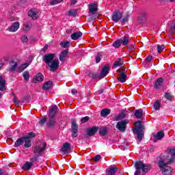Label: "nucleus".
I'll return each mask as SVG.
<instances>
[{
    "mask_svg": "<svg viewBox=\"0 0 175 175\" xmlns=\"http://www.w3.org/2000/svg\"><path fill=\"white\" fill-rule=\"evenodd\" d=\"M55 53H46L42 57V61L50 68L51 72H55L59 68V61L54 59Z\"/></svg>",
    "mask_w": 175,
    "mask_h": 175,
    "instance_id": "nucleus-1",
    "label": "nucleus"
},
{
    "mask_svg": "<svg viewBox=\"0 0 175 175\" xmlns=\"http://www.w3.org/2000/svg\"><path fill=\"white\" fill-rule=\"evenodd\" d=\"M134 165L136 170L135 175H142H142H146L151 170V164H144L142 161H135Z\"/></svg>",
    "mask_w": 175,
    "mask_h": 175,
    "instance_id": "nucleus-2",
    "label": "nucleus"
},
{
    "mask_svg": "<svg viewBox=\"0 0 175 175\" xmlns=\"http://www.w3.org/2000/svg\"><path fill=\"white\" fill-rule=\"evenodd\" d=\"M170 163H169V161L167 162L166 160L163 159H161L158 161V166L163 175L172 174V172L173 171V169L172 168V167L167 165H170Z\"/></svg>",
    "mask_w": 175,
    "mask_h": 175,
    "instance_id": "nucleus-3",
    "label": "nucleus"
},
{
    "mask_svg": "<svg viewBox=\"0 0 175 175\" xmlns=\"http://www.w3.org/2000/svg\"><path fill=\"white\" fill-rule=\"evenodd\" d=\"M46 144L44 143L37 144L33 148V152L35 153V154L38 155V157H42V152L46 150Z\"/></svg>",
    "mask_w": 175,
    "mask_h": 175,
    "instance_id": "nucleus-4",
    "label": "nucleus"
},
{
    "mask_svg": "<svg viewBox=\"0 0 175 175\" xmlns=\"http://www.w3.org/2000/svg\"><path fill=\"white\" fill-rule=\"evenodd\" d=\"M144 129V126L134 127L133 129V133L137 135V139H138L139 142H142V140H143V138L144 137V134L142 133L143 132Z\"/></svg>",
    "mask_w": 175,
    "mask_h": 175,
    "instance_id": "nucleus-5",
    "label": "nucleus"
},
{
    "mask_svg": "<svg viewBox=\"0 0 175 175\" xmlns=\"http://www.w3.org/2000/svg\"><path fill=\"white\" fill-rule=\"evenodd\" d=\"M129 122L128 120H125L118 122L116 124V129H118L119 132H125V131H126V125H128Z\"/></svg>",
    "mask_w": 175,
    "mask_h": 175,
    "instance_id": "nucleus-6",
    "label": "nucleus"
},
{
    "mask_svg": "<svg viewBox=\"0 0 175 175\" xmlns=\"http://www.w3.org/2000/svg\"><path fill=\"white\" fill-rule=\"evenodd\" d=\"M122 18V12L120 10L114 11L112 14L111 20L113 23H118Z\"/></svg>",
    "mask_w": 175,
    "mask_h": 175,
    "instance_id": "nucleus-7",
    "label": "nucleus"
},
{
    "mask_svg": "<svg viewBox=\"0 0 175 175\" xmlns=\"http://www.w3.org/2000/svg\"><path fill=\"white\" fill-rule=\"evenodd\" d=\"M71 136L72 137H77L79 136V126L77 125V123L76 121H73L71 124Z\"/></svg>",
    "mask_w": 175,
    "mask_h": 175,
    "instance_id": "nucleus-8",
    "label": "nucleus"
},
{
    "mask_svg": "<svg viewBox=\"0 0 175 175\" xmlns=\"http://www.w3.org/2000/svg\"><path fill=\"white\" fill-rule=\"evenodd\" d=\"M6 90V80L3 77L0 76V91L3 92ZM0 99H2V94L0 92Z\"/></svg>",
    "mask_w": 175,
    "mask_h": 175,
    "instance_id": "nucleus-9",
    "label": "nucleus"
},
{
    "mask_svg": "<svg viewBox=\"0 0 175 175\" xmlns=\"http://www.w3.org/2000/svg\"><path fill=\"white\" fill-rule=\"evenodd\" d=\"M109 70H110V66H104V68H103L100 73V79H103L104 77H106V76H107V75L109 74Z\"/></svg>",
    "mask_w": 175,
    "mask_h": 175,
    "instance_id": "nucleus-10",
    "label": "nucleus"
},
{
    "mask_svg": "<svg viewBox=\"0 0 175 175\" xmlns=\"http://www.w3.org/2000/svg\"><path fill=\"white\" fill-rule=\"evenodd\" d=\"M153 137L154 138V142L157 143L158 140H162L165 137V133L162 131H160L157 133V134H153Z\"/></svg>",
    "mask_w": 175,
    "mask_h": 175,
    "instance_id": "nucleus-11",
    "label": "nucleus"
},
{
    "mask_svg": "<svg viewBox=\"0 0 175 175\" xmlns=\"http://www.w3.org/2000/svg\"><path fill=\"white\" fill-rule=\"evenodd\" d=\"M69 57V49H65L63 51L61 52L59 59L61 62H64L65 61L66 58H68Z\"/></svg>",
    "mask_w": 175,
    "mask_h": 175,
    "instance_id": "nucleus-12",
    "label": "nucleus"
},
{
    "mask_svg": "<svg viewBox=\"0 0 175 175\" xmlns=\"http://www.w3.org/2000/svg\"><path fill=\"white\" fill-rule=\"evenodd\" d=\"M20 28V23L14 22L12 25L7 29L9 32H16Z\"/></svg>",
    "mask_w": 175,
    "mask_h": 175,
    "instance_id": "nucleus-13",
    "label": "nucleus"
},
{
    "mask_svg": "<svg viewBox=\"0 0 175 175\" xmlns=\"http://www.w3.org/2000/svg\"><path fill=\"white\" fill-rule=\"evenodd\" d=\"M98 131H99V127L94 126L92 128L88 129L86 133L88 135V136H94V135H95Z\"/></svg>",
    "mask_w": 175,
    "mask_h": 175,
    "instance_id": "nucleus-14",
    "label": "nucleus"
},
{
    "mask_svg": "<svg viewBox=\"0 0 175 175\" xmlns=\"http://www.w3.org/2000/svg\"><path fill=\"white\" fill-rule=\"evenodd\" d=\"M62 151L64 154H70L72 152V149L70 148V143H65L63 144L62 148Z\"/></svg>",
    "mask_w": 175,
    "mask_h": 175,
    "instance_id": "nucleus-15",
    "label": "nucleus"
},
{
    "mask_svg": "<svg viewBox=\"0 0 175 175\" xmlns=\"http://www.w3.org/2000/svg\"><path fill=\"white\" fill-rule=\"evenodd\" d=\"M58 110V107L57 105H54L49 109V118H55V116H57V111Z\"/></svg>",
    "mask_w": 175,
    "mask_h": 175,
    "instance_id": "nucleus-16",
    "label": "nucleus"
},
{
    "mask_svg": "<svg viewBox=\"0 0 175 175\" xmlns=\"http://www.w3.org/2000/svg\"><path fill=\"white\" fill-rule=\"evenodd\" d=\"M89 12L91 14H95L98 12V5L95 3L89 4Z\"/></svg>",
    "mask_w": 175,
    "mask_h": 175,
    "instance_id": "nucleus-17",
    "label": "nucleus"
},
{
    "mask_svg": "<svg viewBox=\"0 0 175 175\" xmlns=\"http://www.w3.org/2000/svg\"><path fill=\"white\" fill-rule=\"evenodd\" d=\"M51 88H53V81H46L42 85V90H44V91H49Z\"/></svg>",
    "mask_w": 175,
    "mask_h": 175,
    "instance_id": "nucleus-18",
    "label": "nucleus"
},
{
    "mask_svg": "<svg viewBox=\"0 0 175 175\" xmlns=\"http://www.w3.org/2000/svg\"><path fill=\"white\" fill-rule=\"evenodd\" d=\"M10 67L8 70V72H16V69H17V66H18V64L17 62L12 60L10 62Z\"/></svg>",
    "mask_w": 175,
    "mask_h": 175,
    "instance_id": "nucleus-19",
    "label": "nucleus"
},
{
    "mask_svg": "<svg viewBox=\"0 0 175 175\" xmlns=\"http://www.w3.org/2000/svg\"><path fill=\"white\" fill-rule=\"evenodd\" d=\"M126 77H128V76H126L125 71H122L119 73L118 80L120 81V83H125V81H126Z\"/></svg>",
    "mask_w": 175,
    "mask_h": 175,
    "instance_id": "nucleus-20",
    "label": "nucleus"
},
{
    "mask_svg": "<svg viewBox=\"0 0 175 175\" xmlns=\"http://www.w3.org/2000/svg\"><path fill=\"white\" fill-rule=\"evenodd\" d=\"M81 36H83V32L77 31L72 33L70 38L72 40H78V39H80Z\"/></svg>",
    "mask_w": 175,
    "mask_h": 175,
    "instance_id": "nucleus-21",
    "label": "nucleus"
},
{
    "mask_svg": "<svg viewBox=\"0 0 175 175\" xmlns=\"http://www.w3.org/2000/svg\"><path fill=\"white\" fill-rule=\"evenodd\" d=\"M162 84H163V78L159 77L158 78L154 83V88L158 90L160 87H162Z\"/></svg>",
    "mask_w": 175,
    "mask_h": 175,
    "instance_id": "nucleus-22",
    "label": "nucleus"
},
{
    "mask_svg": "<svg viewBox=\"0 0 175 175\" xmlns=\"http://www.w3.org/2000/svg\"><path fill=\"white\" fill-rule=\"evenodd\" d=\"M23 143H25V148H29L32 146V141L31 139L23 137Z\"/></svg>",
    "mask_w": 175,
    "mask_h": 175,
    "instance_id": "nucleus-23",
    "label": "nucleus"
},
{
    "mask_svg": "<svg viewBox=\"0 0 175 175\" xmlns=\"http://www.w3.org/2000/svg\"><path fill=\"white\" fill-rule=\"evenodd\" d=\"M44 80V77L43 74L39 72L36 75V77L33 79V83H36V81H43Z\"/></svg>",
    "mask_w": 175,
    "mask_h": 175,
    "instance_id": "nucleus-24",
    "label": "nucleus"
},
{
    "mask_svg": "<svg viewBox=\"0 0 175 175\" xmlns=\"http://www.w3.org/2000/svg\"><path fill=\"white\" fill-rule=\"evenodd\" d=\"M33 166V163L30 161H27L23 166L22 170H31V168Z\"/></svg>",
    "mask_w": 175,
    "mask_h": 175,
    "instance_id": "nucleus-25",
    "label": "nucleus"
},
{
    "mask_svg": "<svg viewBox=\"0 0 175 175\" xmlns=\"http://www.w3.org/2000/svg\"><path fill=\"white\" fill-rule=\"evenodd\" d=\"M118 168L116 165H111L108 171V175H114L117 172Z\"/></svg>",
    "mask_w": 175,
    "mask_h": 175,
    "instance_id": "nucleus-26",
    "label": "nucleus"
},
{
    "mask_svg": "<svg viewBox=\"0 0 175 175\" xmlns=\"http://www.w3.org/2000/svg\"><path fill=\"white\" fill-rule=\"evenodd\" d=\"M170 152L172 156V158L170 159L168 162L169 163H173V162H174L175 160V148H170Z\"/></svg>",
    "mask_w": 175,
    "mask_h": 175,
    "instance_id": "nucleus-27",
    "label": "nucleus"
},
{
    "mask_svg": "<svg viewBox=\"0 0 175 175\" xmlns=\"http://www.w3.org/2000/svg\"><path fill=\"white\" fill-rule=\"evenodd\" d=\"M122 65H124V61L122 60V58H118V60L114 62L113 68H118V66H121Z\"/></svg>",
    "mask_w": 175,
    "mask_h": 175,
    "instance_id": "nucleus-28",
    "label": "nucleus"
},
{
    "mask_svg": "<svg viewBox=\"0 0 175 175\" xmlns=\"http://www.w3.org/2000/svg\"><path fill=\"white\" fill-rule=\"evenodd\" d=\"M121 44L122 46H128V44L129 43V37L124 36L122 38V39H120Z\"/></svg>",
    "mask_w": 175,
    "mask_h": 175,
    "instance_id": "nucleus-29",
    "label": "nucleus"
},
{
    "mask_svg": "<svg viewBox=\"0 0 175 175\" xmlns=\"http://www.w3.org/2000/svg\"><path fill=\"white\" fill-rule=\"evenodd\" d=\"M27 14L29 17H31L33 20H36V18H38V14L35 11L29 10Z\"/></svg>",
    "mask_w": 175,
    "mask_h": 175,
    "instance_id": "nucleus-30",
    "label": "nucleus"
},
{
    "mask_svg": "<svg viewBox=\"0 0 175 175\" xmlns=\"http://www.w3.org/2000/svg\"><path fill=\"white\" fill-rule=\"evenodd\" d=\"M135 117L137 119L143 118V109H137L135 111Z\"/></svg>",
    "mask_w": 175,
    "mask_h": 175,
    "instance_id": "nucleus-31",
    "label": "nucleus"
},
{
    "mask_svg": "<svg viewBox=\"0 0 175 175\" xmlns=\"http://www.w3.org/2000/svg\"><path fill=\"white\" fill-rule=\"evenodd\" d=\"M98 133L100 136H106L107 135V127L100 128Z\"/></svg>",
    "mask_w": 175,
    "mask_h": 175,
    "instance_id": "nucleus-32",
    "label": "nucleus"
},
{
    "mask_svg": "<svg viewBox=\"0 0 175 175\" xmlns=\"http://www.w3.org/2000/svg\"><path fill=\"white\" fill-rule=\"evenodd\" d=\"M138 20L139 23H144L147 20V12H143L141 16H139Z\"/></svg>",
    "mask_w": 175,
    "mask_h": 175,
    "instance_id": "nucleus-33",
    "label": "nucleus"
},
{
    "mask_svg": "<svg viewBox=\"0 0 175 175\" xmlns=\"http://www.w3.org/2000/svg\"><path fill=\"white\" fill-rule=\"evenodd\" d=\"M110 109H103L100 112L101 117H107L110 114Z\"/></svg>",
    "mask_w": 175,
    "mask_h": 175,
    "instance_id": "nucleus-34",
    "label": "nucleus"
},
{
    "mask_svg": "<svg viewBox=\"0 0 175 175\" xmlns=\"http://www.w3.org/2000/svg\"><path fill=\"white\" fill-rule=\"evenodd\" d=\"M55 120L53 118H49V120L47 123V125L49 128H54L55 126Z\"/></svg>",
    "mask_w": 175,
    "mask_h": 175,
    "instance_id": "nucleus-35",
    "label": "nucleus"
},
{
    "mask_svg": "<svg viewBox=\"0 0 175 175\" xmlns=\"http://www.w3.org/2000/svg\"><path fill=\"white\" fill-rule=\"evenodd\" d=\"M24 143V137H21V138H18L15 144H14V146L15 147H20V146H21V144H23Z\"/></svg>",
    "mask_w": 175,
    "mask_h": 175,
    "instance_id": "nucleus-36",
    "label": "nucleus"
},
{
    "mask_svg": "<svg viewBox=\"0 0 175 175\" xmlns=\"http://www.w3.org/2000/svg\"><path fill=\"white\" fill-rule=\"evenodd\" d=\"M125 118V113H121L119 115L115 116L113 121H120V120H124Z\"/></svg>",
    "mask_w": 175,
    "mask_h": 175,
    "instance_id": "nucleus-37",
    "label": "nucleus"
},
{
    "mask_svg": "<svg viewBox=\"0 0 175 175\" xmlns=\"http://www.w3.org/2000/svg\"><path fill=\"white\" fill-rule=\"evenodd\" d=\"M121 44V40L118 39L113 42L112 46L113 47H115V49H118Z\"/></svg>",
    "mask_w": 175,
    "mask_h": 175,
    "instance_id": "nucleus-38",
    "label": "nucleus"
},
{
    "mask_svg": "<svg viewBox=\"0 0 175 175\" xmlns=\"http://www.w3.org/2000/svg\"><path fill=\"white\" fill-rule=\"evenodd\" d=\"M154 107V110L158 111L161 109V100H156L155 103L153 105Z\"/></svg>",
    "mask_w": 175,
    "mask_h": 175,
    "instance_id": "nucleus-39",
    "label": "nucleus"
},
{
    "mask_svg": "<svg viewBox=\"0 0 175 175\" xmlns=\"http://www.w3.org/2000/svg\"><path fill=\"white\" fill-rule=\"evenodd\" d=\"M89 76L91 79H99L100 80V75H98L95 72H90L89 74Z\"/></svg>",
    "mask_w": 175,
    "mask_h": 175,
    "instance_id": "nucleus-40",
    "label": "nucleus"
},
{
    "mask_svg": "<svg viewBox=\"0 0 175 175\" xmlns=\"http://www.w3.org/2000/svg\"><path fill=\"white\" fill-rule=\"evenodd\" d=\"M60 46L63 47V49H68V47H70V42H69V41L62 42Z\"/></svg>",
    "mask_w": 175,
    "mask_h": 175,
    "instance_id": "nucleus-41",
    "label": "nucleus"
},
{
    "mask_svg": "<svg viewBox=\"0 0 175 175\" xmlns=\"http://www.w3.org/2000/svg\"><path fill=\"white\" fill-rule=\"evenodd\" d=\"M157 47V53H159V54H161V53H162L163 50H165V45L164 44H157L156 45Z\"/></svg>",
    "mask_w": 175,
    "mask_h": 175,
    "instance_id": "nucleus-42",
    "label": "nucleus"
},
{
    "mask_svg": "<svg viewBox=\"0 0 175 175\" xmlns=\"http://www.w3.org/2000/svg\"><path fill=\"white\" fill-rule=\"evenodd\" d=\"M77 14V11L76 10H70L68 12L67 16H76Z\"/></svg>",
    "mask_w": 175,
    "mask_h": 175,
    "instance_id": "nucleus-43",
    "label": "nucleus"
},
{
    "mask_svg": "<svg viewBox=\"0 0 175 175\" xmlns=\"http://www.w3.org/2000/svg\"><path fill=\"white\" fill-rule=\"evenodd\" d=\"M23 79L25 81H28V80H29V72L28 71H25L23 72Z\"/></svg>",
    "mask_w": 175,
    "mask_h": 175,
    "instance_id": "nucleus-44",
    "label": "nucleus"
},
{
    "mask_svg": "<svg viewBox=\"0 0 175 175\" xmlns=\"http://www.w3.org/2000/svg\"><path fill=\"white\" fill-rule=\"evenodd\" d=\"M25 137L28 138V139H33L34 137H36V134L33 132H30L27 134V136H25Z\"/></svg>",
    "mask_w": 175,
    "mask_h": 175,
    "instance_id": "nucleus-45",
    "label": "nucleus"
},
{
    "mask_svg": "<svg viewBox=\"0 0 175 175\" xmlns=\"http://www.w3.org/2000/svg\"><path fill=\"white\" fill-rule=\"evenodd\" d=\"M64 0H52L50 2V4L52 6H54L55 5H58V3H61Z\"/></svg>",
    "mask_w": 175,
    "mask_h": 175,
    "instance_id": "nucleus-46",
    "label": "nucleus"
},
{
    "mask_svg": "<svg viewBox=\"0 0 175 175\" xmlns=\"http://www.w3.org/2000/svg\"><path fill=\"white\" fill-rule=\"evenodd\" d=\"M31 29V25H24L23 27V31L25 32H28Z\"/></svg>",
    "mask_w": 175,
    "mask_h": 175,
    "instance_id": "nucleus-47",
    "label": "nucleus"
},
{
    "mask_svg": "<svg viewBox=\"0 0 175 175\" xmlns=\"http://www.w3.org/2000/svg\"><path fill=\"white\" fill-rule=\"evenodd\" d=\"M88 121H90V116H85L81 119V122L82 124H85V122H88Z\"/></svg>",
    "mask_w": 175,
    "mask_h": 175,
    "instance_id": "nucleus-48",
    "label": "nucleus"
},
{
    "mask_svg": "<svg viewBox=\"0 0 175 175\" xmlns=\"http://www.w3.org/2000/svg\"><path fill=\"white\" fill-rule=\"evenodd\" d=\"M96 18H98V16L96 15H90V17L88 18V21H89V23H91V21H94V20H96Z\"/></svg>",
    "mask_w": 175,
    "mask_h": 175,
    "instance_id": "nucleus-49",
    "label": "nucleus"
},
{
    "mask_svg": "<svg viewBox=\"0 0 175 175\" xmlns=\"http://www.w3.org/2000/svg\"><path fill=\"white\" fill-rule=\"evenodd\" d=\"M36 156L31 158L30 159V162H31L32 163H33V162H36V161H38V159H39V157H41V156H39V154H35Z\"/></svg>",
    "mask_w": 175,
    "mask_h": 175,
    "instance_id": "nucleus-50",
    "label": "nucleus"
},
{
    "mask_svg": "<svg viewBox=\"0 0 175 175\" xmlns=\"http://www.w3.org/2000/svg\"><path fill=\"white\" fill-rule=\"evenodd\" d=\"M165 99H167V100H170V102H172V95H170V93H165Z\"/></svg>",
    "mask_w": 175,
    "mask_h": 175,
    "instance_id": "nucleus-51",
    "label": "nucleus"
},
{
    "mask_svg": "<svg viewBox=\"0 0 175 175\" xmlns=\"http://www.w3.org/2000/svg\"><path fill=\"white\" fill-rule=\"evenodd\" d=\"M101 158H102V157L100 156V154H97V155L94 156V157H93V161L94 162H99V161H100Z\"/></svg>",
    "mask_w": 175,
    "mask_h": 175,
    "instance_id": "nucleus-52",
    "label": "nucleus"
},
{
    "mask_svg": "<svg viewBox=\"0 0 175 175\" xmlns=\"http://www.w3.org/2000/svg\"><path fill=\"white\" fill-rule=\"evenodd\" d=\"M100 57H102V55L100 54V53H98L96 57V64H99V62H100Z\"/></svg>",
    "mask_w": 175,
    "mask_h": 175,
    "instance_id": "nucleus-53",
    "label": "nucleus"
},
{
    "mask_svg": "<svg viewBox=\"0 0 175 175\" xmlns=\"http://www.w3.org/2000/svg\"><path fill=\"white\" fill-rule=\"evenodd\" d=\"M46 121H47V118H42L39 122L40 125H44Z\"/></svg>",
    "mask_w": 175,
    "mask_h": 175,
    "instance_id": "nucleus-54",
    "label": "nucleus"
},
{
    "mask_svg": "<svg viewBox=\"0 0 175 175\" xmlns=\"http://www.w3.org/2000/svg\"><path fill=\"white\" fill-rule=\"evenodd\" d=\"M22 43L28 42V37L27 36H23L21 37Z\"/></svg>",
    "mask_w": 175,
    "mask_h": 175,
    "instance_id": "nucleus-55",
    "label": "nucleus"
},
{
    "mask_svg": "<svg viewBox=\"0 0 175 175\" xmlns=\"http://www.w3.org/2000/svg\"><path fill=\"white\" fill-rule=\"evenodd\" d=\"M129 18H128V16H126L123 18H122V20L120 21L121 24H125L126 23H128Z\"/></svg>",
    "mask_w": 175,
    "mask_h": 175,
    "instance_id": "nucleus-56",
    "label": "nucleus"
},
{
    "mask_svg": "<svg viewBox=\"0 0 175 175\" xmlns=\"http://www.w3.org/2000/svg\"><path fill=\"white\" fill-rule=\"evenodd\" d=\"M146 62H151L152 61V55H148L147 57L145 59Z\"/></svg>",
    "mask_w": 175,
    "mask_h": 175,
    "instance_id": "nucleus-57",
    "label": "nucleus"
},
{
    "mask_svg": "<svg viewBox=\"0 0 175 175\" xmlns=\"http://www.w3.org/2000/svg\"><path fill=\"white\" fill-rule=\"evenodd\" d=\"M96 92V94H97L98 95H102V94H103V92H105V88H101V90H98V91Z\"/></svg>",
    "mask_w": 175,
    "mask_h": 175,
    "instance_id": "nucleus-58",
    "label": "nucleus"
},
{
    "mask_svg": "<svg viewBox=\"0 0 175 175\" xmlns=\"http://www.w3.org/2000/svg\"><path fill=\"white\" fill-rule=\"evenodd\" d=\"M127 49L129 51H135V47H133V45L128 46Z\"/></svg>",
    "mask_w": 175,
    "mask_h": 175,
    "instance_id": "nucleus-59",
    "label": "nucleus"
},
{
    "mask_svg": "<svg viewBox=\"0 0 175 175\" xmlns=\"http://www.w3.org/2000/svg\"><path fill=\"white\" fill-rule=\"evenodd\" d=\"M13 103H16L17 106H18V105H20V101H18V100H17L16 97H14Z\"/></svg>",
    "mask_w": 175,
    "mask_h": 175,
    "instance_id": "nucleus-60",
    "label": "nucleus"
},
{
    "mask_svg": "<svg viewBox=\"0 0 175 175\" xmlns=\"http://www.w3.org/2000/svg\"><path fill=\"white\" fill-rule=\"evenodd\" d=\"M134 124H135V125H136V126L138 125V126H142V121H140V120H138V121L135 122Z\"/></svg>",
    "mask_w": 175,
    "mask_h": 175,
    "instance_id": "nucleus-61",
    "label": "nucleus"
},
{
    "mask_svg": "<svg viewBox=\"0 0 175 175\" xmlns=\"http://www.w3.org/2000/svg\"><path fill=\"white\" fill-rule=\"evenodd\" d=\"M29 65V64L28 63H25L21 65V67L23 68V69H27V68H28V66Z\"/></svg>",
    "mask_w": 175,
    "mask_h": 175,
    "instance_id": "nucleus-62",
    "label": "nucleus"
},
{
    "mask_svg": "<svg viewBox=\"0 0 175 175\" xmlns=\"http://www.w3.org/2000/svg\"><path fill=\"white\" fill-rule=\"evenodd\" d=\"M71 94H72V95H76V94H77V90H76V89H72V90H71Z\"/></svg>",
    "mask_w": 175,
    "mask_h": 175,
    "instance_id": "nucleus-63",
    "label": "nucleus"
},
{
    "mask_svg": "<svg viewBox=\"0 0 175 175\" xmlns=\"http://www.w3.org/2000/svg\"><path fill=\"white\" fill-rule=\"evenodd\" d=\"M23 71H24V69L21 66L18 68V72H19V73H21Z\"/></svg>",
    "mask_w": 175,
    "mask_h": 175,
    "instance_id": "nucleus-64",
    "label": "nucleus"
}]
</instances>
